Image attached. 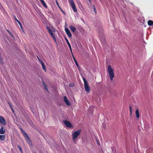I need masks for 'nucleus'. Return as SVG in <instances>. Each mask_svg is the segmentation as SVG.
I'll use <instances>...</instances> for the list:
<instances>
[{
	"label": "nucleus",
	"instance_id": "4",
	"mask_svg": "<svg viewBox=\"0 0 153 153\" xmlns=\"http://www.w3.org/2000/svg\"><path fill=\"white\" fill-rule=\"evenodd\" d=\"M68 1L69 3L70 4L74 11V12H76L77 11V10L76 7L73 0H68Z\"/></svg>",
	"mask_w": 153,
	"mask_h": 153
},
{
	"label": "nucleus",
	"instance_id": "30",
	"mask_svg": "<svg viewBox=\"0 0 153 153\" xmlns=\"http://www.w3.org/2000/svg\"><path fill=\"white\" fill-rule=\"evenodd\" d=\"M9 105H10V108H11V109H12V110L13 111V112H14V111H13V108H12V106H11V105H10V103H9Z\"/></svg>",
	"mask_w": 153,
	"mask_h": 153
},
{
	"label": "nucleus",
	"instance_id": "37",
	"mask_svg": "<svg viewBox=\"0 0 153 153\" xmlns=\"http://www.w3.org/2000/svg\"><path fill=\"white\" fill-rule=\"evenodd\" d=\"M63 13H65L64 12H63Z\"/></svg>",
	"mask_w": 153,
	"mask_h": 153
},
{
	"label": "nucleus",
	"instance_id": "26",
	"mask_svg": "<svg viewBox=\"0 0 153 153\" xmlns=\"http://www.w3.org/2000/svg\"><path fill=\"white\" fill-rule=\"evenodd\" d=\"M52 34V35H51L53 37V39L54 40H56V38H55V36H54V35L53 34V33Z\"/></svg>",
	"mask_w": 153,
	"mask_h": 153
},
{
	"label": "nucleus",
	"instance_id": "13",
	"mask_svg": "<svg viewBox=\"0 0 153 153\" xmlns=\"http://www.w3.org/2000/svg\"><path fill=\"white\" fill-rule=\"evenodd\" d=\"M5 131V130L4 129L3 127H2L0 129V134H4Z\"/></svg>",
	"mask_w": 153,
	"mask_h": 153
},
{
	"label": "nucleus",
	"instance_id": "36",
	"mask_svg": "<svg viewBox=\"0 0 153 153\" xmlns=\"http://www.w3.org/2000/svg\"><path fill=\"white\" fill-rule=\"evenodd\" d=\"M98 145H99V142H98Z\"/></svg>",
	"mask_w": 153,
	"mask_h": 153
},
{
	"label": "nucleus",
	"instance_id": "17",
	"mask_svg": "<svg viewBox=\"0 0 153 153\" xmlns=\"http://www.w3.org/2000/svg\"><path fill=\"white\" fill-rule=\"evenodd\" d=\"M148 24L149 26H151L153 25V22L152 20H149L148 22Z\"/></svg>",
	"mask_w": 153,
	"mask_h": 153
},
{
	"label": "nucleus",
	"instance_id": "38",
	"mask_svg": "<svg viewBox=\"0 0 153 153\" xmlns=\"http://www.w3.org/2000/svg\"><path fill=\"white\" fill-rule=\"evenodd\" d=\"M63 13H65L64 12H63Z\"/></svg>",
	"mask_w": 153,
	"mask_h": 153
},
{
	"label": "nucleus",
	"instance_id": "24",
	"mask_svg": "<svg viewBox=\"0 0 153 153\" xmlns=\"http://www.w3.org/2000/svg\"><path fill=\"white\" fill-rule=\"evenodd\" d=\"M56 4L57 5V6H58V7L60 9V7H59V3H58V2H57V0H56Z\"/></svg>",
	"mask_w": 153,
	"mask_h": 153
},
{
	"label": "nucleus",
	"instance_id": "27",
	"mask_svg": "<svg viewBox=\"0 0 153 153\" xmlns=\"http://www.w3.org/2000/svg\"><path fill=\"white\" fill-rule=\"evenodd\" d=\"M94 12L95 13H97V11H96V9L95 7H94Z\"/></svg>",
	"mask_w": 153,
	"mask_h": 153
},
{
	"label": "nucleus",
	"instance_id": "35",
	"mask_svg": "<svg viewBox=\"0 0 153 153\" xmlns=\"http://www.w3.org/2000/svg\"><path fill=\"white\" fill-rule=\"evenodd\" d=\"M89 1V2H91V0H88Z\"/></svg>",
	"mask_w": 153,
	"mask_h": 153
},
{
	"label": "nucleus",
	"instance_id": "5",
	"mask_svg": "<svg viewBox=\"0 0 153 153\" xmlns=\"http://www.w3.org/2000/svg\"><path fill=\"white\" fill-rule=\"evenodd\" d=\"M63 122L67 127L72 128H73V126L69 121L67 120H65Z\"/></svg>",
	"mask_w": 153,
	"mask_h": 153
},
{
	"label": "nucleus",
	"instance_id": "8",
	"mask_svg": "<svg viewBox=\"0 0 153 153\" xmlns=\"http://www.w3.org/2000/svg\"><path fill=\"white\" fill-rule=\"evenodd\" d=\"M63 100L64 101L67 105L68 106L70 105V102L69 100H68L67 97L66 96H64L63 97Z\"/></svg>",
	"mask_w": 153,
	"mask_h": 153
},
{
	"label": "nucleus",
	"instance_id": "28",
	"mask_svg": "<svg viewBox=\"0 0 153 153\" xmlns=\"http://www.w3.org/2000/svg\"><path fill=\"white\" fill-rule=\"evenodd\" d=\"M14 18H15V20L18 23H19V22H20L19 20H18L17 19L16 17L15 16L14 17Z\"/></svg>",
	"mask_w": 153,
	"mask_h": 153
},
{
	"label": "nucleus",
	"instance_id": "33",
	"mask_svg": "<svg viewBox=\"0 0 153 153\" xmlns=\"http://www.w3.org/2000/svg\"><path fill=\"white\" fill-rule=\"evenodd\" d=\"M19 25L21 27V26H22V24H21V23H20V22H19Z\"/></svg>",
	"mask_w": 153,
	"mask_h": 153
},
{
	"label": "nucleus",
	"instance_id": "23",
	"mask_svg": "<svg viewBox=\"0 0 153 153\" xmlns=\"http://www.w3.org/2000/svg\"><path fill=\"white\" fill-rule=\"evenodd\" d=\"M28 123L31 126H33V123H32V121H31V120H30L29 121H28Z\"/></svg>",
	"mask_w": 153,
	"mask_h": 153
},
{
	"label": "nucleus",
	"instance_id": "7",
	"mask_svg": "<svg viewBox=\"0 0 153 153\" xmlns=\"http://www.w3.org/2000/svg\"><path fill=\"white\" fill-rule=\"evenodd\" d=\"M0 123L4 125H5L6 124L5 119L2 116H0Z\"/></svg>",
	"mask_w": 153,
	"mask_h": 153
},
{
	"label": "nucleus",
	"instance_id": "2",
	"mask_svg": "<svg viewBox=\"0 0 153 153\" xmlns=\"http://www.w3.org/2000/svg\"><path fill=\"white\" fill-rule=\"evenodd\" d=\"M84 84L86 92L87 94H88L90 91V87L89 86L86 79L84 77L82 78Z\"/></svg>",
	"mask_w": 153,
	"mask_h": 153
},
{
	"label": "nucleus",
	"instance_id": "31",
	"mask_svg": "<svg viewBox=\"0 0 153 153\" xmlns=\"http://www.w3.org/2000/svg\"><path fill=\"white\" fill-rule=\"evenodd\" d=\"M21 29H22V30L24 32V30L23 29V28H22V26H21Z\"/></svg>",
	"mask_w": 153,
	"mask_h": 153
},
{
	"label": "nucleus",
	"instance_id": "10",
	"mask_svg": "<svg viewBox=\"0 0 153 153\" xmlns=\"http://www.w3.org/2000/svg\"><path fill=\"white\" fill-rule=\"evenodd\" d=\"M40 63L42 65V69L45 72H46V68L45 64L42 61H40Z\"/></svg>",
	"mask_w": 153,
	"mask_h": 153
},
{
	"label": "nucleus",
	"instance_id": "15",
	"mask_svg": "<svg viewBox=\"0 0 153 153\" xmlns=\"http://www.w3.org/2000/svg\"><path fill=\"white\" fill-rule=\"evenodd\" d=\"M46 28L49 32L51 34V35H52V34H53V31L49 27H47Z\"/></svg>",
	"mask_w": 153,
	"mask_h": 153
},
{
	"label": "nucleus",
	"instance_id": "25",
	"mask_svg": "<svg viewBox=\"0 0 153 153\" xmlns=\"http://www.w3.org/2000/svg\"><path fill=\"white\" fill-rule=\"evenodd\" d=\"M52 34V35H51L53 37V39L54 40H56V38H55V36H54V35L53 34V33Z\"/></svg>",
	"mask_w": 153,
	"mask_h": 153
},
{
	"label": "nucleus",
	"instance_id": "34",
	"mask_svg": "<svg viewBox=\"0 0 153 153\" xmlns=\"http://www.w3.org/2000/svg\"><path fill=\"white\" fill-rule=\"evenodd\" d=\"M37 58L39 59V60L40 62V61H42L38 57H37Z\"/></svg>",
	"mask_w": 153,
	"mask_h": 153
},
{
	"label": "nucleus",
	"instance_id": "18",
	"mask_svg": "<svg viewBox=\"0 0 153 153\" xmlns=\"http://www.w3.org/2000/svg\"><path fill=\"white\" fill-rule=\"evenodd\" d=\"M73 59H74V62H75V63L76 64V65L77 66L78 68L79 69V65H78L77 62L76 61V60L75 59L74 57V56H73Z\"/></svg>",
	"mask_w": 153,
	"mask_h": 153
},
{
	"label": "nucleus",
	"instance_id": "6",
	"mask_svg": "<svg viewBox=\"0 0 153 153\" xmlns=\"http://www.w3.org/2000/svg\"><path fill=\"white\" fill-rule=\"evenodd\" d=\"M23 135L24 137L25 138L27 142L28 143V144L29 145H30L31 144V142L30 141V140L29 137L28 136L27 134L25 132H23Z\"/></svg>",
	"mask_w": 153,
	"mask_h": 153
},
{
	"label": "nucleus",
	"instance_id": "1",
	"mask_svg": "<svg viewBox=\"0 0 153 153\" xmlns=\"http://www.w3.org/2000/svg\"><path fill=\"white\" fill-rule=\"evenodd\" d=\"M108 72L109 77L111 80H112L114 76V69L111 65H109L108 67Z\"/></svg>",
	"mask_w": 153,
	"mask_h": 153
},
{
	"label": "nucleus",
	"instance_id": "12",
	"mask_svg": "<svg viewBox=\"0 0 153 153\" xmlns=\"http://www.w3.org/2000/svg\"><path fill=\"white\" fill-rule=\"evenodd\" d=\"M66 42L68 45V46L70 48V51H71V52L72 53V55L73 56V53H72V49H71V45L69 42V41H68V40L66 39Z\"/></svg>",
	"mask_w": 153,
	"mask_h": 153
},
{
	"label": "nucleus",
	"instance_id": "19",
	"mask_svg": "<svg viewBox=\"0 0 153 153\" xmlns=\"http://www.w3.org/2000/svg\"><path fill=\"white\" fill-rule=\"evenodd\" d=\"M129 111H130V116H132V108L131 106H130L129 107Z\"/></svg>",
	"mask_w": 153,
	"mask_h": 153
},
{
	"label": "nucleus",
	"instance_id": "21",
	"mask_svg": "<svg viewBox=\"0 0 153 153\" xmlns=\"http://www.w3.org/2000/svg\"><path fill=\"white\" fill-rule=\"evenodd\" d=\"M74 85V84L73 83H71L69 84V86L70 87H73Z\"/></svg>",
	"mask_w": 153,
	"mask_h": 153
},
{
	"label": "nucleus",
	"instance_id": "20",
	"mask_svg": "<svg viewBox=\"0 0 153 153\" xmlns=\"http://www.w3.org/2000/svg\"><path fill=\"white\" fill-rule=\"evenodd\" d=\"M5 138V136L4 135H0V140H3Z\"/></svg>",
	"mask_w": 153,
	"mask_h": 153
},
{
	"label": "nucleus",
	"instance_id": "22",
	"mask_svg": "<svg viewBox=\"0 0 153 153\" xmlns=\"http://www.w3.org/2000/svg\"><path fill=\"white\" fill-rule=\"evenodd\" d=\"M18 148L19 149V151L22 152V148H21V147L20 146H18Z\"/></svg>",
	"mask_w": 153,
	"mask_h": 153
},
{
	"label": "nucleus",
	"instance_id": "16",
	"mask_svg": "<svg viewBox=\"0 0 153 153\" xmlns=\"http://www.w3.org/2000/svg\"><path fill=\"white\" fill-rule=\"evenodd\" d=\"M41 2L43 4V5H44V6L46 8L47 7V6L45 3V1H44L43 0H40Z\"/></svg>",
	"mask_w": 153,
	"mask_h": 153
},
{
	"label": "nucleus",
	"instance_id": "11",
	"mask_svg": "<svg viewBox=\"0 0 153 153\" xmlns=\"http://www.w3.org/2000/svg\"><path fill=\"white\" fill-rule=\"evenodd\" d=\"M135 114L137 118L138 119L140 117L139 111L138 109H137L135 111Z\"/></svg>",
	"mask_w": 153,
	"mask_h": 153
},
{
	"label": "nucleus",
	"instance_id": "14",
	"mask_svg": "<svg viewBox=\"0 0 153 153\" xmlns=\"http://www.w3.org/2000/svg\"><path fill=\"white\" fill-rule=\"evenodd\" d=\"M70 28L71 31L73 32H74L76 30V28L73 26H70Z\"/></svg>",
	"mask_w": 153,
	"mask_h": 153
},
{
	"label": "nucleus",
	"instance_id": "9",
	"mask_svg": "<svg viewBox=\"0 0 153 153\" xmlns=\"http://www.w3.org/2000/svg\"><path fill=\"white\" fill-rule=\"evenodd\" d=\"M65 31L68 35V36L69 37H71L72 35L70 31L67 28H66L65 29Z\"/></svg>",
	"mask_w": 153,
	"mask_h": 153
},
{
	"label": "nucleus",
	"instance_id": "29",
	"mask_svg": "<svg viewBox=\"0 0 153 153\" xmlns=\"http://www.w3.org/2000/svg\"><path fill=\"white\" fill-rule=\"evenodd\" d=\"M44 85L45 86V88L46 89V90L48 91V89H47V86L46 85H45V83H44Z\"/></svg>",
	"mask_w": 153,
	"mask_h": 153
},
{
	"label": "nucleus",
	"instance_id": "32",
	"mask_svg": "<svg viewBox=\"0 0 153 153\" xmlns=\"http://www.w3.org/2000/svg\"><path fill=\"white\" fill-rule=\"evenodd\" d=\"M7 31L9 32V33H10V35H11V36H12L13 37V35H12V34H11V33H10L9 31V30H7Z\"/></svg>",
	"mask_w": 153,
	"mask_h": 153
},
{
	"label": "nucleus",
	"instance_id": "39",
	"mask_svg": "<svg viewBox=\"0 0 153 153\" xmlns=\"http://www.w3.org/2000/svg\"><path fill=\"white\" fill-rule=\"evenodd\" d=\"M1 3H0V5H1Z\"/></svg>",
	"mask_w": 153,
	"mask_h": 153
},
{
	"label": "nucleus",
	"instance_id": "3",
	"mask_svg": "<svg viewBox=\"0 0 153 153\" xmlns=\"http://www.w3.org/2000/svg\"><path fill=\"white\" fill-rule=\"evenodd\" d=\"M81 131V129H79L74 132L72 134V138L73 140L75 141L78 137L80 134Z\"/></svg>",
	"mask_w": 153,
	"mask_h": 153
}]
</instances>
